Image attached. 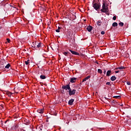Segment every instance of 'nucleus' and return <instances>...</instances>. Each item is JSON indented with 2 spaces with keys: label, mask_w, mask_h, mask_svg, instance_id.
<instances>
[{
  "label": "nucleus",
  "mask_w": 131,
  "mask_h": 131,
  "mask_svg": "<svg viewBox=\"0 0 131 131\" xmlns=\"http://www.w3.org/2000/svg\"><path fill=\"white\" fill-rule=\"evenodd\" d=\"M108 6H106L105 3H103L102 4V9H101L100 11L102 13H107V12H108Z\"/></svg>",
  "instance_id": "obj_1"
},
{
  "label": "nucleus",
  "mask_w": 131,
  "mask_h": 131,
  "mask_svg": "<svg viewBox=\"0 0 131 131\" xmlns=\"http://www.w3.org/2000/svg\"><path fill=\"white\" fill-rule=\"evenodd\" d=\"M68 92L69 93V96H73L75 95V93H76V89H72L70 88L69 91H68Z\"/></svg>",
  "instance_id": "obj_2"
},
{
  "label": "nucleus",
  "mask_w": 131,
  "mask_h": 131,
  "mask_svg": "<svg viewBox=\"0 0 131 131\" xmlns=\"http://www.w3.org/2000/svg\"><path fill=\"white\" fill-rule=\"evenodd\" d=\"M0 70H3V71H6L5 69V65H6V62H1L0 63Z\"/></svg>",
  "instance_id": "obj_3"
},
{
  "label": "nucleus",
  "mask_w": 131,
  "mask_h": 131,
  "mask_svg": "<svg viewBox=\"0 0 131 131\" xmlns=\"http://www.w3.org/2000/svg\"><path fill=\"white\" fill-rule=\"evenodd\" d=\"M61 89H62L63 90H65L66 91H69L71 88H70V84H68L62 85Z\"/></svg>",
  "instance_id": "obj_4"
},
{
  "label": "nucleus",
  "mask_w": 131,
  "mask_h": 131,
  "mask_svg": "<svg viewBox=\"0 0 131 131\" xmlns=\"http://www.w3.org/2000/svg\"><path fill=\"white\" fill-rule=\"evenodd\" d=\"M93 8L96 10V11H98L99 9H100V7H101V5H99L98 3H94L93 5Z\"/></svg>",
  "instance_id": "obj_5"
},
{
  "label": "nucleus",
  "mask_w": 131,
  "mask_h": 131,
  "mask_svg": "<svg viewBox=\"0 0 131 131\" xmlns=\"http://www.w3.org/2000/svg\"><path fill=\"white\" fill-rule=\"evenodd\" d=\"M62 54H63V55H64V56H66V57H70V56L71 55V53L68 52H64L62 53Z\"/></svg>",
  "instance_id": "obj_6"
},
{
  "label": "nucleus",
  "mask_w": 131,
  "mask_h": 131,
  "mask_svg": "<svg viewBox=\"0 0 131 131\" xmlns=\"http://www.w3.org/2000/svg\"><path fill=\"white\" fill-rule=\"evenodd\" d=\"M70 52H71V53H72V54H73V55H76L77 56H79V53H78L75 51H73L71 50H70Z\"/></svg>",
  "instance_id": "obj_7"
},
{
  "label": "nucleus",
  "mask_w": 131,
  "mask_h": 131,
  "mask_svg": "<svg viewBox=\"0 0 131 131\" xmlns=\"http://www.w3.org/2000/svg\"><path fill=\"white\" fill-rule=\"evenodd\" d=\"M92 29H93V27H92L91 26H89L86 28V30H88V31H89V32H91V31H92Z\"/></svg>",
  "instance_id": "obj_8"
},
{
  "label": "nucleus",
  "mask_w": 131,
  "mask_h": 131,
  "mask_svg": "<svg viewBox=\"0 0 131 131\" xmlns=\"http://www.w3.org/2000/svg\"><path fill=\"white\" fill-rule=\"evenodd\" d=\"M96 24L98 26H101V25L103 24V23L101 20H99L97 21Z\"/></svg>",
  "instance_id": "obj_9"
},
{
  "label": "nucleus",
  "mask_w": 131,
  "mask_h": 131,
  "mask_svg": "<svg viewBox=\"0 0 131 131\" xmlns=\"http://www.w3.org/2000/svg\"><path fill=\"white\" fill-rule=\"evenodd\" d=\"M77 78L75 77H73L71 78L70 82H72V83H73L74 82H75L76 81Z\"/></svg>",
  "instance_id": "obj_10"
},
{
  "label": "nucleus",
  "mask_w": 131,
  "mask_h": 131,
  "mask_svg": "<svg viewBox=\"0 0 131 131\" xmlns=\"http://www.w3.org/2000/svg\"><path fill=\"white\" fill-rule=\"evenodd\" d=\"M73 102H74V99H70L68 102L69 105H73Z\"/></svg>",
  "instance_id": "obj_11"
},
{
  "label": "nucleus",
  "mask_w": 131,
  "mask_h": 131,
  "mask_svg": "<svg viewBox=\"0 0 131 131\" xmlns=\"http://www.w3.org/2000/svg\"><path fill=\"white\" fill-rule=\"evenodd\" d=\"M90 78H91V76H87L86 77H85L82 80V82H84V81H86V80H88V79Z\"/></svg>",
  "instance_id": "obj_12"
},
{
  "label": "nucleus",
  "mask_w": 131,
  "mask_h": 131,
  "mask_svg": "<svg viewBox=\"0 0 131 131\" xmlns=\"http://www.w3.org/2000/svg\"><path fill=\"white\" fill-rule=\"evenodd\" d=\"M111 72H112L111 70L107 71L106 72V76H108V77L110 76V75H111Z\"/></svg>",
  "instance_id": "obj_13"
},
{
  "label": "nucleus",
  "mask_w": 131,
  "mask_h": 131,
  "mask_svg": "<svg viewBox=\"0 0 131 131\" xmlns=\"http://www.w3.org/2000/svg\"><path fill=\"white\" fill-rule=\"evenodd\" d=\"M37 113H40V114H42V113H43V109L38 110Z\"/></svg>",
  "instance_id": "obj_14"
},
{
  "label": "nucleus",
  "mask_w": 131,
  "mask_h": 131,
  "mask_svg": "<svg viewBox=\"0 0 131 131\" xmlns=\"http://www.w3.org/2000/svg\"><path fill=\"white\" fill-rule=\"evenodd\" d=\"M112 26L113 27H117V26H118V24H117V23L116 22H115L113 23Z\"/></svg>",
  "instance_id": "obj_15"
},
{
  "label": "nucleus",
  "mask_w": 131,
  "mask_h": 131,
  "mask_svg": "<svg viewBox=\"0 0 131 131\" xmlns=\"http://www.w3.org/2000/svg\"><path fill=\"white\" fill-rule=\"evenodd\" d=\"M116 80V77L115 76H113L112 77H111V80L112 81H114V80Z\"/></svg>",
  "instance_id": "obj_16"
},
{
  "label": "nucleus",
  "mask_w": 131,
  "mask_h": 131,
  "mask_svg": "<svg viewBox=\"0 0 131 131\" xmlns=\"http://www.w3.org/2000/svg\"><path fill=\"white\" fill-rule=\"evenodd\" d=\"M10 67H11L10 63L7 64L6 66L5 65V69H9Z\"/></svg>",
  "instance_id": "obj_17"
},
{
  "label": "nucleus",
  "mask_w": 131,
  "mask_h": 131,
  "mask_svg": "<svg viewBox=\"0 0 131 131\" xmlns=\"http://www.w3.org/2000/svg\"><path fill=\"white\" fill-rule=\"evenodd\" d=\"M40 79H46L47 77H46V76L41 75L40 76Z\"/></svg>",
  "instance_id": "obj_18"
},
{
  "label": "nucleus",
  "mask_w": 131,
  "mask_h": 131,
  "mask_svg": "<svg viewBox=\"0 0 131 131\" xmlns=\"http://www.w3.org/2000/svg\"><path fill=\"white\" fill-rule=\"evenodd\" d=\"M25 63L26 65H28L30 63V60L29 59H28L27 61H25Z\"/></svg>",
  "instance_id": "obj_19"
},
{
  "label": "nucleus",
  "mask_w": 131,
  "mask_h": 131,
  "mask_svg": "<svg viewBox=\"0 0 131 131\" xmlns=\"http://www.w3.org/2000/svg\"><path fill=\"white\" fill-rule=\"evenodd\" d=\"M32 48H36V42H33V46H32Z\"/></svg>",
  "instance_id": "obj_20"
},
{
  "label": "nucleus",
  "mask_w": 131,
  "mask_h": 131,
  "mask_svg": "<svg viewBox=\"0 0 131 131\" xmlns=\"http://www.w3.org/2000/svg\"><path fill=\"white\" fill-rule=\"evenodd\" d=\"M41 47V45L40 43H38V45L36 44V48H40Z\"/></svg>",
  "instance_id": "obj_21"
},
{
  "label": "nucleus",
  "mask_w": 131,
  "mask_h": 131,
  "mask_svg": "<svg viewBox=\"0 0 131 131\" xmlns=\"http://www.w3.org/2000/svg\"><path fill=\"white\" fill-rule=\"evenodd\" d=\"M98 73H100V74H102V73H103V72L102 71V70H101L100 69H99L98 70Z\"/></svg>",
  "instance_id": "obj_22"
},
{
  "label": "nucleus",
  "mask_w": 131,
  "mask_h": 131,
  "mask_svg": "<svg viewBox=\"0 0 131 131\" xmlns=\"http://www.w3.org/2000/svg\"><path fill=\"white\" fill-rule=\"evenodd\" d=\"M124 24H123V23H122V22H120L119 23V26H121V27H122V26H123Z\"/></svg>",
  "instance_id": "obj_23"
},
{
  "label": "nucleus",
  "mask_w": 131,
  "mask_h": 131,
  "mask_svg": "<svg viewBox=\"0 0 131 131\" xmlns=\"http://www.w3.org/2000/svg\"><path fill=\"white\" fill-rule=\"evenodd\" d=\"M7 95L8 96V97H11V96H12V95L13 94L12 93H11V92H7Z\"/></svg>",
  "instance_id": "obj_24"
},
{
  "label": "nucleus",
  "mask_w": 131,
  "mask_h": 131,
  "mask_svg": "<svg viewBox=\"0 0 131 131\" xmlns=\"http://www.w3.org/2000/svg\"><path fill=\"white\" fill-rule=\"evenodd\" d=\"M125 69V67H119V69H120V70Z\"/></svg>",
  "instance_id": "obj_25"
},
{
  "label": "nucleus",
  "mask_w": 131,
  "mask_h": 131,
  "mask_svg": "<svg viewBox=\"0 0 131 131\" xmlns=\"http://www.w3.org/2000/svg\"><path fill=\"white\" fill-rule=\"evenodd\" d=\"M106 84L107 85H110V86H111V83H110V82H107L106 83Z\"/></svg>",
  "instance_id": "obj_26"
},
{
  "label": "nucleus",
  "mask_w": 131,
  "mask_h": 131,
  "mask_svg": "<svg viewBox=\"0 0 131 131\" xmlns=\"http://www.w3.org/2000/svg\"><path fill=\"white\" fill-rule=\"evenodd\" d=\"M113 98H115L116 99H119V98H120V96H114Z\"/></svg>",
  "instance_id": "obj_27"
},
{
  "label": "nucleus",
  "mask_w": 131,
  "mask_h": 131,
  "mask_svg": "<svg viewBox=\"0 0 131 131\" xmlns=\"http://www.w3.org/2000/svg\"><path fill=\"white\" fill-rule=\"evenodd\" d=\"M7 40L8 42H9V43L11 42V40H10L9 38H7Z\"/></svg>",
  "instance_id": "obj_28"
},
{
  "label": "nucleus",
  "mask_w": 131,
  "mask_h": 131,
  "mask_svg": "<svg viewBox=\"0 0 131 131\" xmlns=\"http://www.w3.org/2000/svg\"><path fill=\"white\" fill-rule=\"evenodd\" d=\"M101 34H102L103 35V34H105V31H102L101 32Z\"/></svg>",
  "instance_id": "obj_29"
},
{
  "label": "nucleus",
  "mask_w": 131,
  "mask_h": 131,
  "mask_svg": "<svg viewBox=\"0 0 131 131\" xmlns=\"http://www.w3.org/2000/svg\"><path fill=\"white\" fill-rule=\"evenodd\" d=\"M127 84L128 85H130V82L127 81Z\"/></svg>",
  "instance_id": "obj_30"
},
{
  "label": "nucleus",
  "mask_w": 131,
  "mask_h": 131,
  "mask_svg": "<svg viewBox=\"0 0 131 131\" xmlns=\"http://www.w3.org/2000/svg\"><path fill=\"white\" fill-rule=\"evenodd\" d=\"M39 128L40 129V130H42V125H41L40 126H39Z\"/></svg>",
  "instance_id": "obj_31"
},
{
  "label": "nucleus",
  "mask_w": 131,
  "mask_h": 131,
  "mask_svg": "<svg viewBox=\"0 0 131 131\" xmlns=\"http://www.w3.org/2000/svg\"><path fill=\"white\" fill-rule=\"evenodd\" d=\"M113 19H114V20H116V16H114L113 17Z\"/></svg>",
  "instance_id": "obj_32"
},
{
  "label": "nucleus",
  "mask_w": 131,
  "mask_h": 131,
  "mask_svg": "<svg viewBox=\"0 0 131 131\" xmlns=\"http://www.w3.org/2000/svg\"><path fill=\"white\" fill-rule=\"evenodd\" d=\"M56 32H60V30H58V29L56 30Z\"/></svg>",
  "instance_id": "obj_33"
},
{
  "label": "nucleus",
  "mask_w": 131,
  "mask_h": 131,
  "mask_svg": "<svg viewBox=\"0 0 131 131\" xmlns=\"http://www.w3.org/2000/svg\"><path fill=\"white\" fill-rule=\"evenodd\" d=\"M7 121H9V120H7L5 122H4V123H5V124H6L7 123Z\"/></svg>",
  "instance_id": "obj_34"
},
{
  "label": "nucleus",
  "mask_w": 131,
  "mask_h": 131,
  "mask_svg": "<svg viewBox=\"0 0 131 131\" xmlns=\"http://www.w3.org/2000/svg\"><path fill=\"white\" fill-rule=\"evenodd\" d=\"M118 69H119V67L115 68V70H118Z\"/></svg>",
  "instance_id": "obj_35"
},
{
  "label": "nucleus",
  "mask_w": 131,
  "mask_h": 131,
  "mask_svg": "<svg viewBox=\"0 0 131 131\" xmlns=\"http://www.w3.org/2000/svg\"><path fill=\"white\" fill-rule=\"evenodd\" d=\"M115 73H119V71H115Z\"/></svg>",
  "instance_id": "obj_36"
},
{
  "label": "nucleus",
  "mask_w": 131,
  "mask_h": 131,
  "mask_svg": "<svg viewBox=\"0 0 131 131\" xmlns=\"http://www.w3.org/2000/svg\"><path fill=\"white\" fill-rule=\"evenodd\" d=\"M58 29L59 30H60V29H61V27H58V29Z\"/></svg>",
  "instance_id": "obj_37"
},
{
  "label": "nucleus",
  "mask_w": 131,
  "mask_h": 131,
  "mask_svg": "<svg viewBox=\"0 0 131 131\" xmlns=\"http://www.w3.org/2000/svg\"><path fill=\"white\" fill-rule=\"evenodd\" d=\"M104 74H106V70H104L103 72Z\"/></svg>",
  "instance_id": "obj_38"
},
{
  "label": "nucleus",
  "mask_w": 131,
  "mask_h": 131,
  "mask_svg": "<svg viewBox=\"0 0 131 131\" xmlns=\"http://www.w3.org/2000/svg\"><path fill=\"white\" fill-rule=\"evenodd\" d=\"M1 122H2V125H4V123H3V121H1Z\"/></svg>",
  "instance_id": "obj_39"
},
{
  "label": "nucleus",
  "mask_w": 131,
  "mask_h": 131,
  "mask_svg": "<svg viewBox=\"0 0 131 131\" xmlns=\"http://www.w3.org/2000/svg\"><path fill=\"white\" fill-rule=\"evenodd\" d=\"M112 105H116V103H112Z\"/></svg>",
  "instance_id": "obj_40"
},
{
  "label": "nucleus",
  "mask_w": 131,
  "mask_h": 131,
  "mask_svg": "<svg viewBox=\"0 0 131 131\" xmlns=\"http://www.w3.org/2000/svg\"><path fill=\"white\" fill-rule=\"evenodd\" d=\"M96 64H99V62H96Z\"/></svg>",
  "instance_id": "obj_41"
},
{
  "label": "nucleus",
  "mask_w": 131,
  "mask_h": 131,
  "mask_svg": "<svg viewBox=\"0 0 131 131\" xmlns=\"http://www.w3.org/2000/svg\"><path fill=\"white\" fill-rule=\"evenodd\" d=\"M1 107H4V105H1Z\"/></svg>",
  "instance_id": "obj_42"
},
{
  "label": "nucleus",
  "mask_w": 131,
  "mask_h": 131,
  "mask_svg": "<svg viewBox=\"0 0 131 131\" xmlns=\"http://www.w3.org/2000/svg\"><path fill=\"white\" fill-rule=\"evenodd\" d=\"M105 98V99H107L106 97H104Z\"/></svg>",
  "instance_id": "obj_43"
}]
</instances>
